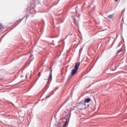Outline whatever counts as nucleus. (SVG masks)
Listing matches in <instances>:
<instances>
[{
  "mask_svg": "<svg viewBox=\"0 0 127 127\" xmlns=\"http://www.w3.org/2000/svg\"><path fill=\"white\" fill-rule=\"evenodd\" d=\"M37 3H40V1L38 0H30L28 4V6L30 9L32 8V9L35 10V8L36 7V4Z\"/></svg>",
  "mask_w": 127,
  "mask_h": 127,
  "instance_id": "1",
  "label": "nucleus"
},
{
  "mask_svg": "<svg viewBox=\"0 0 127 127\" xmlns=\"http://www.w3.org/2000/svg\"><path fill=\"white\" fill-rule=\"evenodd\" d=\"M79 66H80V62L75 63L74 68L71 70V74L68 75V80H70V79L72 78V76H74V75L77 73V71H78V69H79Z\"/></svg>",
  "mask_w": 127,
  "mask_h": 127,
  "instance_id": "2",
  "label": "nucleus"
},
{
  "mask_svg": "<svg viewBox=\"0 0 127 127\" xmlns=\"http://www.w3.org/2000/svg\"><path fill=\"white\" fill-rule=\"evenodd\" d=\"M92 101V99L90 98H86L84 101V103L81 104L77 106V108H79L80 107H83L84 106H86V104H88L89 102H91Z\"/></svg>",
  "mask_w": 127,
  "mask_h": 127,
  "instance_id": "3",
  "label": "nucleus"
},
{
  "mask_svg": "<svg viewBox=\"0 0 127 127\" xmlns=\"http://www.w3.org/2000/svg\"><path fill=\"white\" fill-rule=\"evenodd\" d=\"M50 73L49 77L48 78V83H50V82H51L52 80V67H50Z\"/></svg>",
  "mask_w": 127,
  "mask_h": 127,
  "instance_id": "4",
  "label": "nucleus"
},
{
  "mask_svg": "<svg viewBox=\"0 0 127 127\" xmlns=\"http://www.w3.org/2000/svg\"><path fill=\"white\" fill-rule=\"evenodd\" d=\"M64 119L66 120L64 125H63V127H65L67 126V124L69 123V121L70 119H68V115H66L64 117Z\"/></svg>",
  "mask_w": 127,
  "mask_h": 127,
  "instance_id": "5",
  "label": "nucleus"
},
{
  "mask_svg": "<svg viewBox=\"0 0 127 127\" xmlns=\"http://www.w3.org/2000/svg\"><path fill=\"white\" fill-rule=\"evenodd\" d=\"M26 14L27 15L28 13H31V14H33V13H35V12H31V10H30V8L29 7H27L26 9Z\"/></svg>",
  "mask_w": 127,
  "mask_h": 127,
  "instance_id": "6",
  "label": "nucleus"
},
{
  "mask_svg": "<svg viewBox=\"0 0 127 127\" xmlns=\"http://www.w3.org/2000/svg\"><path fill=\"white\" fill-rule=\"evenodd\" d=\"M77 17H78L77 16V15H76L75 14L71 15V18L72 20H73V22L75 25H76V22H77V20H76V18H77Z\"/></svg>",
  "mask_w": 127,
  "mask_h": 127,
  "instance_id": "7",
  "label": "nucleus"
},
{
  "mask_svg": "<svg viewBox=\"0 0 127 127\" xmlns=\"http://www.w3.org/2000/svg\"><path fill=\"white\" fill-rule=\"evenodd\" d=\"M90 107V104H86V105L79 107V110H83V109H87Z\"/></svg>",
  "mask_w": 127,
  "mask_h": 127,
  "instance_id": "8",
  "label": "nucleus"
},
{
  "mask_svg": "<svg viewBox=\"0 0 127 127\" xmlns=\"http://www.w3.org/2000/svg\"><path fill=\"white\" fill-rule=\"evenodd\" d=\"M113 64H112L111 65L110 69H111V70H112V71H115V70L117 69V68H115V67H113Z\"/></svg>",
  "mask_w": 127,
  "mask_h": 127,
  "instance_id": "9",
  "label": "nucleus"
},
{
  "mask_svg": "<svg viewBox=\"0 0 127 127\" xmlns=\"http://www.w3.org/2000/svg\"><path fill=\"white\" fill-rule=\"evenodd\" d=\"M113 16H114V14L108 15L107 17H108V18H110V19H111V18H113Z\"/></svg>",
  "mask_w": 127,
  "mask_h": 127,
  "instance_id": "10",
  "label": "nucleus"
},
{
  "mask_svg": "<svg viewBox=\"0 0 127 127\" xmlns=\"http://www.w3.org/2000/svg\"><path fill=\"white\" fill-rule=\"evenodd\" d=\"M122 51H123V48H121V49H120L117 51V52L116 53V54L118 55L119 54V53H121V52H122Z\"/></svg>",
  "mask_w": 127,
  "mask_h": 127,
  "instance_id": "11",
  "label": "nucleus"
},
{
  "mask_svg": "<svg viewBox=\"0 0 127 127\" xmlns=\"http://www.w3.org/2000/svg\"><path fill=\"white\" fill-rule=\"evenodd\" d=\"M57 127H61V123H58L57 125H55Z\"/></svg>",
  "mask_w": 127,
  "mask_h": 127,
  "instance_id": "12",
  "label": "nucleus"
},
{
  "mask_svg": "<svg viewBox=\"0 0 127 127\" xmlns=\"http://www.w3.org/2000/svg\"><path fill=\"white\" fill-rule=\"evenodd\" d=\"M71 111H69V113H68V115H69V116H68V119L70 120V118L71 117V112H70Z\"/></svg>",
  "mask_w": 127,
  "mask_h": 127,
  "instance_id": "13",
  "label": "nucleus"
},
{
  "mask_svg": "<svg viewBox=\"0 0 127 127\" xmlns=\"http://www.w3.org/2000/svg\"><path fill=\"white\" fill-rule=\"evenodd\" d=\"M0 27L1 28V29H2V27H3V26H2V24H0Z\"/></svg>",
  "mask_w": 127,
  "mask_h": 127,
  "instance_id": "14",
  "label": "nucleus"
},
{
  "mask_svg": "<svg viewBox=\"0 0 127 127\" xmlns=\"http://www.w3.org/2000/svg\"><path fill=\"white\" fill-rule=\"evenodd\" d=\"M118 67H119V65H117L116 64L115 66V68H116V69L118 68Z\"/></svg>",
  "mask_w": 127,
  "mask_h": 127,
  "instance_id": "15",
  "label": "nucleus"
},
{
  "mask_svg": "<svg viewBox=\"0 0 127 127\" xmlns=\"http://www.w3.org/2000/svg\"><path fill=\"white\" fill-rule=\"evenodd\" d=\"M51 45H53L54 46V43H51Z\"/></svg>",
  "mask_w": 127,
  "mask_h": 127,
  "instance_id": "16",
  "label": "nucleus"
},
{
  "mask_svg": "<svg viewBox=\"0 0 127 127\" xmlns=\"http://www.w3.org/2000/svg\"><path fill=\"white\" fill-rule=\"evenodd\" d=\"M125 9H123V10L122 11V12H123V13L124 12H125Z\"/></svg>",
  "mask_w": 127,
  "mask_h": 127,
  "instance_id": "17",
  "label": "nucleus"
},
{
  "mask_svg": "<svg viewBox=\"0 0 127 127\" xmlns=\"http://www.w3.org/2000/svg\"><path fill=\"white\" fill-rule=\"evenodd\" d=\"M82 52V49H80L79 50V52Z\"/></svg>",
  "mask_w": 127,
  "mask_h": 127,
  "instance_id": "18",
  "label": "nucleus"
},
{
  "mask_svg": "<svg viewBox=\"0 0 127 127\" xmlns=\"http://www.w3.org/2000/svg\"><path fill=\"white\" fill-rule=\"evenodd\" d=\"M61 23H63V20H61Z\"/></svg>",
  "mask_w": 127,
  "mask_h": 127,
  "instance_id": "19",
  "label": "nucleus"
},
{
  "mask_svg": "<svg viewBox=\"0 0 127 127\" xmlns=\"http://www.w3.org/2000/svg\"><path fill=\"white\" fill-rule=\"evenodd\" d=\"M118 0H115V1L117 2V1H118Z\"/></svg>",
  "mask_w": 127,
  "mask_h": 127,
  "instance_id": "20",
  "label": "nucleus"
},
{
  "mask_svg": "<svg viewBox=\"0 0 127 127\" xmlns=\"http://www.w3.org/2000/svg\"><path fill=\"white\" fill-rule=\"evenodd\" d=\"M39 74H39V77H40V72H39Z\"/></svg>",
  "mask_w": 127,
  "mask_h": 127,
  "instance_id": "21",
  "label": "nucleus"
},
{
  "mask_svg": "<svg viewBox=\"0 0 127 127\" xmlns=\"http://www.w3.org/2000/svg\"><path fill=\"white\" fill-rule=\"evenodd\" d=\"M44 2H45V1H43V3L44 4Z\"/></svg>",
  "mask_w": 127,
  "mask_h": 127,
  "instance_id": "22",
  "label": "nucleus"
},
{
  "mask_svg": "<svg viewBox=\"0 0 127 127\" xmlns=\"http://www.w3.org/2000/svg\"><path fill=\"white\" fill-rule=\"evenodd\" d=\"M24 18H22V19H21V20H22V19H23Z\"/></svg>",
  "mask_w": 127,
  "mask_h": 127,
  "instance_id": "23",
  "label": "nucleus"
},
{
  "mask_svg": "<svg viewBox=\"0 0 127 127\" xmlns=\"http://www.w3.org/2000/svg\"><path fill=\"white\" fill-rule=\"evenodd\" d=\"M52 42H54V40H53V41H52Z\"/></svg>",
  "mask_w": 127,
  "mask_h": 127,
  "instance_id": "24",
  "label": "nucleus"
},
{
  "mask_svg": "<svg viewBox=\"0 0 127 127\" xmlns=\"http://www.w3.org/2000/svg\"><path fill=\"white\" fill-rule=\"evenodd\" d=\"M0 29H1V27H0Z\"/></svg>",
  "mask_w": 127,
  "mask_h": 127,
  "instance_id": "25",
  "label": "nucleus"
},
{
  "mask_svg": "<svg viewBox=\"0 0 127 127\" xmlns=\"http://www.w3.org/2000/svg\"><path fill=\"white\" fill-rule=\"evenodd\" d=\"M11 104H12V105H13V106H14V105H13V104H12V103H11Z\"/></svg>",
  "mask_w": 127,
  "mask_h": 127,
  "instance_id": "26",
  "label": "nucleus"
},
{
  "mask_svg": "<svg viewBox=\"0 0 127 127\" xmlns=\"http://www.w3.org/2000/svg\"><path fill=\"white\" fill-rule=\"evenodd\" d=\"M20 21H21V20L20 21Z\"/></svg>",
  "mask_w": 127,
  "mask_h": 127,
  "instance_id": "27",
  "label": "nucleus"
},
{
  "mask_svg": "<svg viewBox=\"0 0 127 127\" xmlns=\"http://www.w3.org/2000/svg\"><path fill=\"white\" fill-rule=\"evenodd\" d=\"M20 21H21V20L20 21Z\"/></svg>",
  "mask_w": 127,
  "mask_h": 127,
  "instance_id": "28",
  "label": "nucleus"
}]
</instances>
